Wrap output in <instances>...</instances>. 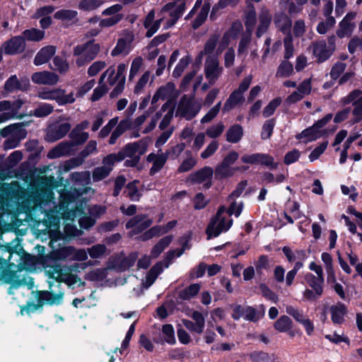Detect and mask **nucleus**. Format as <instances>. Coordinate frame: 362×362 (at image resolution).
I'll list each match as a JSON object with an SVG mask.
<instances>
[{
    "mask_svg": "<svg viewBox=\"0 0 362 362\" xmlns=\"http://www.w3.org/2000/svg\"><path fill=\"white\" fill-rule=\"evenodd\" d=\"M54 193L45 189L30 191L23 201L26 211L38 224L50 228L59 218L74 219L75 211L69 209V200L63 197L58 204L54 202Z\"/></svg>",
    "mask_w": 362,
    "mask_h": 362,
    "instance_id": "nucleus-1",
    "label": "nucleus"
},
{
    "mask_svg": "<svg viewBox=\"0 0 362 362\" xmlns=\"http://www.w3.org/2000/svg\"><path fill=\"white\" fill-rule=\"evenodd\" d=\"M62 283L63 281L48 280L49 290L33 291V301L28 302L22 310H25L29 314L41 309L44 304L60 305L63 302L64 296Z\"/></svg>",
    "mask_w": 362,
    "mask_h": 362,
    "instance_id": "nucleus-2",
    "label": "nucleus"
},
{
    "mask_svg": "<svg viewBox=\"0 0 362 362\" xmlns=\"http://www.w3.org/2000/svg\"><path fill=\"white\" fill-rule=\"evenodd\" d=\"M147 144L140 140L126 144L118 153H110L115 163L124 161L125 167H135L140 161L141 157L146 152Z\"/></svg>",
    "mask_w": 362,
    "mask_h": 362,
    "instance_id": "nucleus-3",
    "label": "nucleus"
},
{
    "mask_svg": "<svg viewBox=\"0 0 362 362\" xmlns=\"http://www.w3.org/2000/svg\"><path fill=\"white\" fill-rule=\"evenodd\" d=\"M100 50L99 44L95 43L94 40L76 46L73 50L74 56L77 57L76 64L78 67L93 61L98 54Z\"/></svg>",
    "mask_w": 362,
    "mask_h": 362,
    "instance_id": "nucleus-4",
    "label": "nucleus"
},
{
    "mask_svg": "<svg viewBox=\"0 0 362 362\" xmlns=\"http://www.w3.org/2000/svg\"><path fill=\"white\" fill-rule=\"evenodd\" d=\"M225 207L220 206L215 216L211 218L206 229L208 239L217 237L222 232L227 231L230 228L233 220L225 215Z\"/></svg>",
    "mask_w": 362,
    "mask_h": 362,
    "instance_id": "nucleus-5",
    "label": "nucleus"
},
{
    "mask_svg": "<svg viewBox=\"0 0 362 362\" xmlns=\"http://www.w3.org/2000/svg\"><path fill=\"white\" fill-rule=\"evenodd\" d=\"M202 105L195 101L193 96L183 95L178 103L176 116L192 119L200 111Z\"/></svg>",
    "mask_w": 362,
    "mask_h": 362,
    "instance_id": "nucleus-6",
    "label": "nucleus"
},
{
    "mask_svg": "<svg viewBox=\"0 0 362 362\" xmlns=\"http://www.w3.org/2000/svg\"><path fill=\"white\" fill-rule=\"evenodd\" d=\"M0 280L5 284H13V286H22L27 285L29 289L34 286L33 279L25 274H21L16 269L12 271L4 267L0 270Z\"/></svg>",
    "mask_w": 362,
    "mask_h": 362,
    "instance_id": "nucleus-7",
    "label": "nucleus"
},
{
    "mask_svg": "<svg viewBox=\"0 0 362 362\" xmlns=\"http://www.w3.org/2000/svg\"><path fill=\"white\" fill-rule=\"evenodd\" d=\"M341 103L344 105L352 103L354 107L352 110V119L353 124L358 123L362 120V90L360 89H355L351 91L346 97H344L340 100Z\"/></svg>",
    "mask_w": 362,
    "mask_h": 362,
    "instance_id": "nucleus-8",
    "label": "nucleus"
},
{
    "mask_svg": "<svg viewBox=\"0 0 362 362\" xmlns=\"http://www.w3.org/2000/svg\"><path fill=\"white\" fill-rule=\"evenodd\" d=\"M17 247H15L13 255V261L15 264L12 268L16 269L20 274L23 271L34 272L37 267V258L35 256L25 253L23 251L22 254L16 251Z\"/></svg>",
    "mask_w": 362,
    "mask_h": 362,
    "instance_id": "nucleus-9",
    "label": "nucleus"
},
{
    "mask_svg": "<svg viewBox=\"0 0 362 362\" xmlns=\"http://www.w3.org/2000/svg\"><path fill=\"white\" fill-rule=\"evenodd\" d=\"M23 104V101L20 99L14 101H0V115L3 117L2 123L13 118H23V115H18V111Z\"/></svg>",
    "mask_w": 362,
    "mask_h": 362,
    "instance_id": "nucleus-10",
    "label": "nucleus"
},
{
    "mask_svg": "<svg viewBox=\"0 0 362 362\" xmlns=\"http://www.w3.org/2000/svg\"><path fill=\"white\" fill-rule=\"evenodd\" d=\"M223 72V67L216 57L209 56L204 63V73L209 85H214Z\"/></svg>",
    "mask_w": 362,
    "mask_h": 362,
    "instance_id": "nucleus-11",
    "label": "nucleus"
},
{
    "mask_svg": "<svg viewBox=\"0 0 362 362\" xmlns=\"http://www.w3.org/2000/svg\"><path fill=\"white\" fill-rule=\"evenodd\" d=\"M241 161L247 164L265 165L270 169H276L278 167V163H274V158L267 153L245 154L241 157Z\"/></svg>",
    "mask_w": 362,
    "mask_h": 362,
    "instance_id": "nucleus-12",
    "label": "nucleus"
},
{
    "mask_svg": "<svg viewBox=\"0 0 362 362\" xmlns=\"http://www.w3.org/2000/svg\"><path fill=\"white\" fill-rule=\"evenodd\" d=\"M153 221L147 218L146 215L139 214L129 220L126 223L125 227L127 229L132 228V230L129 232V235L133 236L141 233L150 227Z\"/></svg>",
    "mask_w": 362,
    "mask_h": 362,
    "instance_id": "nucleus-13",
    "label": "nucleus"
},
{
    "mask_svg": "<svg viewBox=\"0 0 362 362\" xmlns=\"http://www.w3.org/2000/svg\"><path fill=\"white\" fill-rule=\"evenodd\" d=\"M243 30V25L240 21L233 22L230 28L225 32L220 40L216 54H220L229 45L231 40L238 37L240 33Z\"/></svg>",
    "mask_w": 362,
    "mask_h": 362,
    "instance_id": "nucleus-14",
    "label": "nucleus"
},
{
    "mask_svg": "<svg viewBox=\"0 0 362 362\" xmlns=\"http://www.w3.org/2000/svg\"><path fill=\"white\" fill-rule=\"evenodd\" d=\"M185 0H176L173 2H170L165 4L163 7L162 11L169 12V15L171 18L167 22L168 27H171L175 24L177 20L182 15V13L185 10Z\"/></svg>",
    "mask_w": 362,
    "mask_h": 362,
    "instance_id": "nucleus-15",
    "label": "nucleus"
},
{
    "mask_svg": "<svg viewBox=\"0 0 362 362\" xmlns=\"http://www.w3.org/2000/svg\"><path fill=\"white\" fill-rule=\"evenodd\" d=\"M115 161L110 154L104 157L102 165L95 168L92 171L93 182H99L107 177L113 169Z\"/></svg>",
    "mask_w": 362,
    "mask_h": 362,
    "instance_id": "nucleus-16",
    "label": "nucleus"
},
{
    "mask_svg": "<svg viewBox=\"0 0 362 362\" xmlns=\"http://www.w3.org/2000/svg\"><path fill=\"white\" fill-rule=\"evenodd\" d=\"M68 122L54 124L47 127L45 139L48 142H54L64 138L71 129Z\"/></svg>",
    "mask_w": 362,
    "mask_h": 362,
    "instance_id": "nucleus-17",
    "label": "nucleus"
},
{
    "mask_svg": "<svg viewBox=\"0 0 362 362\" xmlns=\"http://www.w3.org/2000/svg\"><path fill=\"white\" fill-rule=\"evenodd\" d=\"M308 49L312 50L313 54L316 58L317 63H322L327 61L333 54L327 47V43L324 40L313 42Z\"/></svg>",
    "mask_w": 362,
    "mask_h": 362,
    "instance_id": "nucleus-18",
    "label": "nucleus"
},
{
    "mask_svg": "<svg viewBox=\"0 0 362 362\" xmlns=\"http://www.w3.org/2000/svg\"><path fill=\"white\" fill-rule=\"evenodd\" d=\"M190 317L194 321L184 319L182 320L184 326L190 332L202 334L205 327V318L202 313L199 311H193Z\"/></svg>",
    "mask_w": 362,
    "mask_h": 362,
    "instance_id": "nucleus-19",
    "label": "nucleus"
},
{
    "mask_svg": "<svg viewBox=\"0 0 362 362\" xmlns=\"http://www.w3.org/2000/svg\"><path fill=\"white\" fill-rule=\"evenodd\" d=\"M356 13L355 12L348 13L339 24V28L337 30V35L339 38L349 36L354 31L356 23L354 19Z\"/></svg>",
    "mask_w": 362,
    "mask_h": 362,
    "instance_id": "nucleus-20",
    "label": "nucleus"
},
{
    "mask_svg": "<svg viewBox=\"0 0 362 362\" xmlns=\"http://www.w3.org/2000/svg\"><path fill=\"white\" fill-rule=\"evenodd\" d=\"M5 54H16L24 52L25 49V42L23 36H15L6 41L2 46Z\"/></svg>",
    "mask_w": 362,
    "mask_h": 362,
    "instance_id": "nucleus-21",
    "label": "nucleus"
},
{
    "mask_svg": "<svg viewBox=\"0 0 362 362\" xmlns=\"http://www.w3.org/2000/svg\"><path fill=\"white\" fill-rule=\"evenodd\" d=\"M274 23L276 28L283 33L286 37H292L291 26L292 20L286 14L282 12L277 13L274 15Z\"/></svg>",
    "mask_w": 362,
    "mask_h": 362,
    "instance_id": "nucleus-22",
    "label": "nucleus"
},
{
    "mask_svg": "<svg viewBox=\"0 0 362 362\" xmlns=\"http://www.w3.org/2000/svg\"><path fill=\"white\" fill-rule=\"evenodd\" d=\"M31 78L33 83L40 85L53 86L59 81V76L49 71L35 72Z\"/></svg>",
    "mask_w": 362,
    "mask_h": 362,
    "instance_id": "nucleus-23",
    "label": "nucleus"
},
{
    "mask_svg": "<svg viewBox=\"0 0 362 362\" xmlns=\"http://www.w3.org/2000/svg\"><path fill=\"white\" fill-rule=\"evenodd\" d=\"M69 271L64 265L55 264L45 267V273L49 280L64 281L66 274Z\"/></svg>",
    "mask_w": 362,
    "mask_h": 362,
    "instance_id": "nucleus-24",
    "label": "nucleus"
},
{
    "mask_svg": "<svg viewBox=\"0 0 362 362\" xmlns=\"http://www.w3.org/2000/svg\"><path fill=\"white\" fill-rule=\"evenodd\" d=\"M168 158V153H162L160 154L150 153L147 156V161L152 162L153 165L150 169V175H153L159 172L164 166Z\"/></svg>",
    "mask_w": 362,
    "mask_h": 362,
    "instance_id": "nucleus-25",
    "label": "nucleus"
},
{
    "mask_svg": "<svg viewBox=\"0 0 362 362\" xmlns=\"http://www.w3.org/2000/svg\"><path fill=\"white\" fill-rule=\"evenodd\" d=\"M259 24L257 26L256 36L259 38L269 28L272 21V15L269 11L265 7L262 8L259 15Z\"/></svg>",
    "mask_w": 362,
    "mask_h": 362,
    "instance_id": "nucleus-26",
    "label": "nucleus"
},
{
    "mask_svg": "<svg viewBox=\"0 0 362 362\" xmlns=\"http://www.w3.org/2000/svg\"><path fill=\"white\" fill-rule=\"evenodd\" d=\"M30 86L28 79L18 80L16 75L11 76L5 83L4 88L8 92L16 90H26Z\"/></svg>",
    "mask_w": 362,
    "mask_h": 362,
    "instance_id": "nucleus-27",
    "label": "nucleus"
},
{
    "mask_svg": "<svg viewBox=\"0 0 362 362\" xmlns=\"http://www.w3.org/2000/svg\"><path fill=\"white\" fill-rule=\"evenodd\" d=\"M132 121L129 119H124L115 127V129L112 131L110 139L109 144L113 145L116 143L117 139L121 136L127 130L131 128Z\"/></svg>",
    "mask_w": 362,
    "mask_h": 362,
    "instance_id": "nucleus-28",
    "label": "nucleus"
},
{
    "mask_svg": "<svg viewBox=\"0 0 362 362\" xmlns=\"http://www.w3.org/2000/svg\"><path fill=\"white\" fill-rule=\"evenodd\" d=\"M332 321L334 324L341 325L344 322V317L347 313V309L342 303H337L330 307Z\"/></svg>",
    "mask_w": 362,
    "mask_h": 362,
    "instance_id": "nucleus-29",
    "label": "nucleus"
},
{
    "mask_svg": "<svg viewBox=\"0 0 362 362\" xmlns=\"http://www.w3.org/2000/svg\"><path fill=\"white\" fill-rule=\"evenodd\" d=\"M74 145L71 141H63L53 148L48 153L50 158H59L71 153Z\"/></svg>",
    "mask_w": 362,
    "mask_h": 362,
    "instance_id": "nucleus-30",
    "label": "nucleus"
},
{
    "mask_svg": "<svg viewBox=\"0 0 362 362\" xmlns=\"http://www.w3.org/2000/svg\"><path fill=\"white\" fill-rule=\"evenodd\" d=\"M134 40V35L128 32L124 38L119 39L116 47L112 49L111 55L112 57L117 56L119 54L128 53L129 45Z\"/></svg>",
    "mask_w": 362,
    "mask_h": 362,
    "instance_id": "nucleus-31",
    "label": "nucleus"
},
{
    "mask_svg": "<svg viewBox=\"0 0 362 362\" xmlns=\"http://www.w3.org/2000/svg\"><path fill=\"white\" fill-rule=\"evenodd\" d=\"M55 52L56 47L54 46L49 45L42 47L35 55L34 64L39 66L47 63Z\"/></svg>",
    "mask_w": 362,
    "mask_h": 362,
    "instance_id": "nucleus-32",
    "label": "nucleus"
},
{
    "mask_svg": "<svg viewBox=\"0 0 362 362\" xmlns=\"http://www.w3.org/2000/svg\"><path fill=\"white\" fill-rule=\"evenodd\" d=\"M325 133V130L317 129L313 125L296 136V139H305V143L310 142L321 137Z\"/></svg>",
    "mask_w": 362,
    "mask_h": 362,
    "instance_id": "nucleus-33",
    "label": "nucleus"
},
{
    "mask_svg": "<svg viewBox=\"0 0 362 362\" xmlns=\"http://www.w3.org/2000/svg\"><path fill=\"white\" fill-rule=\"evenodd\" d=\"M163 271V262H157L153 265L146 274L145 279L142 281V286L145 288L150 287L156 280L158 276Z\"/></svg>",
    "mask_w": 362,
    "mask_h": 362,
    "instance_id": "nucleus-34",
    "label": "nucleus"
},
{
    "mask_svg": "<svg viewBox=\"0 0 362 362\" xmlns=\"http://www.w3.org/2000/svg\"><path fill=\"white\" fill-rule=\"evenodd\" d=\"M11 193V188L8 186H2L0 188V218L5 214L9 213L8 197Z\"/></svg>",
    "mask_w": 362,
    "mask_h": 362,
    "instance_id": "nucleus-35",
    "label": "nucleus"
},
{
    "mask_svg": "<svg viewBox=\"0 0 362 362\" xmlns=\"http://www.w3.org/2000/svg\"><path fill=\"white\" fill-rule=\"evenodd\" d=\"M235 169L223 163H219L215 168L214 176L216 180H222L234 175Z\"/></svg>",
    "mask_w": 362,
    "mask_h": 362,
    "instance_id": "nucleus-36",
    "label": "nucleus"
},
{
    "mask_svg": "<svg viewBox=\"0 0 362 362\" xmlns=\"http://www.w3.org/2000/svg\"><path fill=\"white\" fill-rule=\"evenodd\" d=\"M214 174L212 168L205 166L199 170L195 173L191 175V179L193 182L201 183L204 181L211 180Z\"/></svg>",
    "mask_w": 362,
    "mask_h": 362,
    "instance_id": "nucleus-37",
    "label": "nucleus"
},
{
    "mask_svg": "<svg viewBox=\"0 0 362 362\" xmlns=\"http://www.w3.org/2000/svg\"><path fill=\"white\" fill-rule=\"evenodd\" d=\"M243 136V129L240 124L231 126L226 132V140L230 143L239 142Z\"/></svg>",
    "mask_w": 362,
    "mask_h": 362,
    "instance_id": "nucleus-38",
    "label": "nucleus"
},
{
    "mask_svg": "<svg viewBox=\"0 0 362 362\" xmlns=\"http://www.w3.org/2000/svg\"><path fill=\"white\" fill-rule=\"evenodd\" d=\"M305 279L307 284L316 292L317 295H322L324 278H317L313 274H307Z\"/></svg>",
    "mask_w": 362,
    "mask_h": 362,
    "instance_id": "nucleus-39",
    "label": "nucleus"
},
{
    "mask_svg": "<svg viewBox=\"0 0 362 362\" xmlns=\"http://www.w3.org/2000/svg\"><path fill=\"white\" fill-rule=\"evenodd\" d=\"M173 239V235H167L162 238L152 248L151 252V257L153 258L158 257L169 246Z\"/></svg>",
    "mask_w": 362,
    "mask_h": 362,
    "instance_id": "nucleus-40",
    "label": "nucleus"
},
{
    "mask_svg": "<svg viewBox=\"0 0 362 362\" xmlns=\"http://www.w3.org/2000/svg\"><path fill=\"white\" fill-rule=\"evenodd\" d=\"M244 101V96L243 94L236 91L235 90L230 95L229 98L226 101L223 112H226L233 109L238 104Z\"/></svg>",
    "mask_w": 362,
    "mask_h": 362,
    "instance_id": "nucleus-41",
    "label": "nucleus"
},
{
    "mask_svg": "<svg viewBox=\"0 0 362 362\" xmlns=\"http://www.w3.org/2000/svg\"><path fill=\"white\" fill-rule=\"evenodd\" d=\"M69 138L71 139V142L74 146L81 145L88 139L89 134L74 127L69 134Z\"/></svg>",
    "mask_w": 362,
    "mask_h": 362,
    "instance_id": "nucleus-42",
    "label": "nucleus"
},
{
    "mask_svg": "<svg viewBox=\"0 0 362 362\" xmlns=\"http://www.w3.org/2000/svg\"><path fill=\"white\" fill-rule=\"evenodd\" d=\"M220 35L219 34L214 33L211 35L209 38L206 40L204 49L201 52L200 54H211L215 50L216 47H218V44L220 42Z\"/></svg>",
    "mask_w": 362,
    "mask_h": 362,
    "instance_id": "nucleus-43",
    "label": "nucleus"
},
{
    "mask_svg": "<svg viewBox=\"0 0 362 362\" xmlns=\"http://www.w3.org/2000/svg\"><path fill=\"white\" fill-rule=\"evenodd\" d=\"M200 285L199 284H192L188 287L182 289L179 292L178 296L184 300H189L194 298L199 293Z\"/></svg>",
    "mask_w": 362,
    "mask_h": 362,
    "instance_id": "nucleus-44",
    "label": "nucleus"
},
{
    "mask_svg": "<svg viewBox=\"0 0 362 362\" xmlns=\"http://www.w3.org/2000/svg\"><path fill=\"white\" fill-rule=\"evenodd\" d=\"M257 22V14L254 6H250L245 15V25L247 33L252 34Z\"/></svg>",
    "mask_w": 362,
    "mask_h": 362,
    "instance_id": "nucleus-45",
    "label": "nucleus"
},
{
    "mask_svg": "<svg viewBox=\"0 0 362 362\" xmlns=\"http://www.w3.org/2000/svg\"><path fill=\"white\" fill-rule=\"evenodd\" d=\"M292 325L291 318L286 315H282L274 322V327L279 332H285L291 329Z\"/></svg>",
    "mask_w": 362,
    "mask_h": 362,
    "instance_id": "nucleus-46",
    "label": "nucleus"
},
{
    "mask_svg": "<svg viewBox=\"0 0 362 362\" xmlns=\"http://www.w3.org/2000/svg\"><path fill=\"white\" fill-rule=\"evenodd\" d=\"M71 179L74 183L81 185L90 184V174L89 171L74 172L71 175Z\"/></svg>",
    "mask_w": 362,
    "mask_h": 362,
    "instance_id": "nucleus-47",
    "label": "nucleus"
},
{
    "mask_svg": "<svg viewBox=\"0 0 362 362\" xmlns=\"http://www.w3.org/2000/svg\"><path fill=\"white\" fill-rule=\"evenodd\" d=\"M103 3V0H81L78 8L83 11H92L98 8Z\"/></svg>",
    "mask_w": 362,
    "mask_h": 362,
    "instance_id": "nucleus-48",
    "label": "nucleus"
},
{
    "mask_svg": "<svg viewBox=\"0 0 362 362\" xmlns=\"http://www.w3.org/2000/svg\"><path fill=\"white\" fill-rule=\"evenodd\" d=\"M293 73V64L287 60H284L279 64L276 73V77L286 78Z\"/></svg>",
    "mask_w": 362,
    "mask_h": 362,
    "instance_id": "nucleus-49",
    "label": "nucleus"
},
{
    "mask_svg": "<svg viewBox=\"0 0 362 362\" xmlns=\"http://www.w3.org/2000/svg\"><path fill=\"white\" fill-rule=\"evenodd\" d=\"M53 111V105L48 103H41L33 110L30 115L37 117H45L52 114Z\"/></svg>",
    "mask_w": 362,
    "mask_h": 362,
    "instance_id": "nucleus-50",
    "label": "nucleus"
},
{
    "mask_svg": "<svg viewBox=\"0 0 362 362\" xmlns=\"http://www.w3.org/2000/svg\"><path fill=\"white\" fill-rule=\"evenodd\" d=\"M209 10V4H204L195 20L192 23L193 29L197 30L205 22Z\"/></svg>",
    "mask_w": 362,
    "mask_h": 362,
    "instance_id": "nucleus-51",
    "label": "nucleus"
},
{
    "mask_svg": "<svg viewBox=\"0 0 362 362\" xmlns=\"http://www.w3.org/2000/svg\"><path fill=\"white\" fill-rule=\"evenodd\" d=\"M22 35L25 40L38 42L44 38L45 32L38 29L32 28L24 30Z\"/></svg>",
    "mask_w": 362,
    "mask_h": 362,
    "instance_id": "nucleus-52",
    "label": "nucleus"
},
{
    "mask_svg": "<svg viewBox=\"0 0 362 362\" xmlns=\"http://www.w3.org/2000/svg\"><path fill=\"white\" fill-rule=\"evenodd\" d=\"M251 35L252 34L247 33L241 37L238 47V57H243L245 58L247 55L249 45L251 42Z\"/></svg>",
    "mask_w": 362,
    "mask_h": 362,
    "instance_id": "nucleus-53",
    "label": "nucleus"
},
{
    "mask_svg": "<svg viewBox=\"0 0 362 362\" xmlns=\"http://www.w3.org/2000/svg\"><path fill=\"white\" fill-rule=\"evenodd\" d=\"M74 247L66 246L57 250L55 252L57 259L61 261H72Z\"/></svg>",
    "mask_w": 362,
    "mask_h": 362,
    "instance_id": "nucleus-54",
    "label": "nucleus"
},
{
    "mask_svg": "<svg viewBox=\"0 0 362 362\" xmlns=\"http://www.w3.org/2000/svg\"><path fill=\"white\" fill-rule=\"evenodd\" d=\"M336 23L334 17L327 18L325 21H321L318 23L316 30L320 35L326 34Z\"/></svg>",
    "mask_w": 362,
    "mask_h": 362,
    "instance_id": "nucleus-55",
    "label": "nucleus"
},
{
    "mask_svg": "<svg viewBox=\"0 0 362 362\" xmlns=\"http://www.w3.org/2000/svg\"><path fill=\"white\" fill-rule=\"evenodd\" d=\"M78 15L77 11L69 9H61L57 11L54 17L56 19L62 21H71L75 18Z\"/></svg>",
    "mask_w": 362,
    "mask_h": 362,
    "instance_id": "nucleus-56",
    "label": "nucleus"
},
{
    "mask_svg": "<svg viewBox=\"0 0 362 362\" xmlns=\"http://www.w3.org/2000/svg\"><path fill=\"white\" fill-rule=\"evenodd\" d=\"M107 251V247L105 245L97 244L88 248L87 252L90 257L93 259H97L103 257Z\"/></svg>",
    "mask_w": 362,
    "mask_h": 362,
    "instance_id": "nucleus-57",
    "label": "nucleus"
},
{
    "mask_svg": "<svg viewBox=\"0 0 362 362\" xmlns=\"http://www.w3.org/2000/svg\"><path fill=\"white\" fill-rule=\"evenodd\" d=\"M174 90L175 85L173 83H168L165 86L160 87L156 93L161 100H165L172 96Z\"/></svg>",
    "mask_w": 362,
    "mask_h": 362,
    "instance_id": "nucleus-58",
    "label": "nucleus"
},
{
    "mask_svg": "<svg viewBox=\"0 0 362 362\" xmlns=\"http://www.w3.org/2000/svg\"><path fill=\"white\" fill-rule=\"evenodd\" d=\"M53 64L54 70L58 71L60 74H65L69 69V63L59 56H56L53 58Z\"/></svg>",
    "mask_w": 362,
    "mask_h": 362,
    "instance_id": "nucleus-59",
    "label": "nucleus"
},
{
    "mask_svg": "<svg viewBox=\"0 0 362 362\" xmlns=\"http://www.w3.org/2000/svg\"><path fill=\"white\" fill-rule=\"evenodd\" d=\"M138 258V255L136 253H131L127 257H124L120 260L119 264H118V267L121 271H124L128 268L132 267L136 260Z\"/></svg>",
    "mask_w": 362,
    "mask_h": 362,
    "instance_id": "nucleus-60",
    "label": "nucleus"
},
{
    "mask_svg": "<svg viewBox=\"0 0 362 362\" xmlns=\"http://www.w3.org/2000/svg\"><path fill=\"white\" fill-rule=\"evenodd\" d=\"M118 120V117L112 118L108 123L100 129L98 133V137L101 139L107 137L112 131V129L117 124Z\"/></svg>",
    "mask_w": 362,
    "mask_h": 362,
    "instance_id": "nucleus-61",
    "label": "nucleus"
},
{
    "mask_svg": "<svg viewBox=\"0 0 362 362\" xmlns=\"http://www.w3.org/2000/svg\"><path fill=\"white\" fill-rule=\"evenodd\" d=\"M245 310L244 318L250 322H255L264 315V313L259 314L256 309L252 306H246Z\"/></svg>",
    "mask_w": 362,
    "mask_h": 362,
    "instance_id": "nucleus-62",
    "label": "nucleus"
},
{
    "mask_svg": "<svg viewBox=\"0 0 362 362\" xmlns=\"http://www.w3.org/2000/svg\"><path fill=\"white\" fill-rule=\"evenodd\" d=\"M224 129L225 126L223 123L220 122L208 128L206 131V134L209 137L215 139L218 137L223 133Z\"/></svg>",
    "mask_w": 362,
    "mask_h": 362,
    "instance_id": "nucleus-63",
    "label": "nucleus"
},
{
    "mask_svg": "<svg viewBox=\"0 0 362 362\" xmlns=\"http://www.w3.org/2000/svg\"><path fill=\"white\" fill-rule=\"evenodd\" d=\"M250 358L252 362H269L270 360L269 354L262 351H255L250 353Z\"/></svg>",
    "mask_w": 362,
    "mask_h": 362,
    "instance_id": "nucleus-64",
    "label": "nucleus"
}]
</instances>
